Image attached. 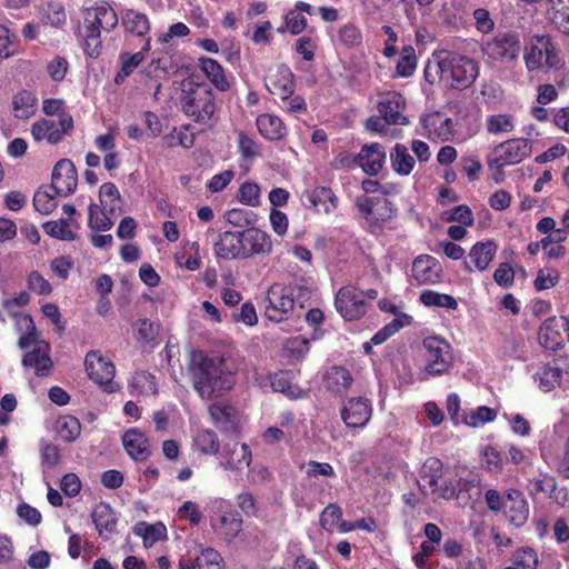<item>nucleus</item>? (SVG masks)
Listing matches in <instances>:
<instances>
[{
    "instance_id": "nucleus-1",
    "label": "nucleus",
    "mask_w": 569,
    "mask_h": 569,
    "mask_svg": "<svg viewBox=\"0 0 569 569\" xmlns=\"http://www.w3.org/2000/svg\"><path fill=\"white\" fill-rule=\"evenodd\" d=\"M190 369L194 390L202 400L220 398L236 383L234 373L219 356L193 352Z\"/></svg>"
},
{
    "instance_id": "nucleus-2",
    "label": "nucleus",
    "mask_w": 569,
    "mask_h": 569,
    "mask_svg": "<svg viewBox=\"0 0 569 569\" xmlns=\"http://www.w3.org/2000/svg\"><path fill=\"white\" fill-rule=\"evenodd\" d=\"M433 57L435 61L425 69L426 80L430 83L438 77L445 87L462 90L469 88L479 74L478 63L467 56L442 51Z\"/></svg>"
},
{
    "instance_id": "nucleus-3",
    "label": "nucleus",
    "mask_w": 569,
    "mask_h": 569,
    "mask_svg": "<svg viewBox=\"0 0 569 569\" xmlns=\"http://www.w3.org/2000/svg\"><path fill=\"white\" fill-rule=\"evenodd\" d=\"M118 16L114 9L104 1L98 2L83 11L81 34L83 50L90 58H97L102 48L101 33L111 32L118 26Z\"/></svg>"
},
{
    "instance_id": "nucleus-4",
    "label": "nucleus",
    "mask_w": 569,
    "mask_h": 569,
    "mask_svg": "<svg viewBox=\"0 0 569 569\" xmlns=\"http://www.w3.org/2000/svg\"><path fill=\"white\" fill-rule=\"evenodd\" d=\"M181 107L184 114L197 123L211 127L216 121V96L208 84L183 82Z\"/></svg>"
},
{
    "instance_id": "nucleus-5",
    "label": "nucleus",
    "mask_w": 569,
    "mask_h": 569,
    "mask_svg": "<svg viewBox=\"0 0 569 569\" xmlns=\"http://www.w3.org/2000/svg\"><path fill=\"white\" fill-rule=\"evenodd\" d=\"M421 380L446 375L453 366L455 355L451 345L440 336H430L422 341Z\"/></svg>"
},
{
    "instance_id": "nucleus-6",
    "label": "nucleus",
    "mask_w": 569,
    "mask_h": 569,
    "mask_svg": "<svg viewBox=\"0 0 569 569\" xmlns=\"http://www.w3.org/2000/svg\"><path fill=\"white\" fill-rule=\"evenodd\" d=\"M532 153V142L528 138H512L497 144L487 157L490 169L516 166Z\"/></svg>"
},
{
    "instance_id": "nucleus-7",
    "label": "nucleus",
    "mask_w": 569,
    "mask_h": 569,
    "mask_svg": "<svg viewBox=\"0 0 569 569\" xmlns=\"http://www.w3.org/2000/svg\"><path fill=\"white\" fill-rule=\"evenodd\" d=\"M528 71H538L545 68L558 69L561 60L549 36H533L523 54Z\"/></svg>"
},
{
    "instance_id": "nucleus-8",
    "label": "nucleus",
    "mask_w": 569,
    "mask_h": 569,
    "mask_svg": "<svg viewBox=\"0 0 569 569\" xmlns=\"http://www.w3.org/2000/svg\"><path fill=\"white\" fill-rule=\"evenodd\" d=\"M480 50L489 60L500 63L516 61L521 52L519 34L513 31L498 32L480 46Z\"/></svg>"
},
{
    "instance_id": "nucleus-9",
    "label": "nucleus",
    "mask_w": 569,
    "mask_h": 569,
    "mask_svg": "<svg viewBox=\"0 0 569 569\" xmlns=\"http://www.w3.org/2000/svg\"><path fill=\"white\" fill-rule=\"evenodd\" d=\"M263 308L264 316L270 321L288 320L295 308L293 289L282 283H273L266 292Z\"/></svg>"
},
{
    "instance_id": "nucleus-10",
    "label": "nucleus",
    "mask_w": 569,
    "mask_h": 569,
    "mask_svg": "<svg viewBox=\"0 0 569 569\" xmlns=\"http://www.w3.org/2000/svg\"><path fill=\"white\" fill-rule=\"evenodd\" d=\"M356 207L372 232L380 230L397 216V208L387 198L360 196L356 199Z\"/></svg>"
},
{
    "instance_id": "nucleus-11",
    "label": "nucleus",
    "mask_w": 569,
    "mask_h": 569,
    "mask_svg": "<svg viewBox=\"0 0 569 569\" xmlns=\"http://www.w3.org/2000/svg\"><path fill=\"white\" fill-rule=\"evenodd\" d=\"M442 463L437 458H429L422 466L419 488L425 496H430L433 501L438 499H450L455 496V490L448 486H442Z\"/></svg>"
},
{
    "instance_id": "nucleus-12",
    "label": "nucleus",
    "mask_w": 569,
    "mask_h": 569,
    "mask_svg": "<svg viewBox=\"0 0 569 569\" xmlns=\"http://www.w3.org/2000/svg\"><path fill=\"white\" fill-rule=\"evenodd\" d=\"M335 307L345 320H358L367 312L365 293L355 286H343L336 293Z\"/></svg>"
},
{
    "instance_id": "nucleus-13",
    "label": "nucleus",
    "mask_w": 569,
    "mask_h": 569,
    "mask_svg": "<svg viewBox=\"0 0 569 569\" xmlns=\"http://www.w3.org/2000/svg\"><path fill=\"white\" fill-rule=\"evenodd\" d=\"M84 368L89 378L101 386L104 391L113 392L112 380L116 375V367L112 361L104 358L98 350H91L86 355Z\"/></svg>"
},
{
    "instance_id": "nucleus-14",
    "label": "nucleus",
    "mask_w": 569,
    "mask_h": 569,
    "mask_svg": "<svg viewBox=\"0 0 569 569\" xmlns=\"http://www.w3.org/2000/svg\"><path fill=\"white\" fill-rule=\"evenodd\" d=\"M72 128V117L62 113L58 121L51 119H40L36 121L31 126V136L38 142L47 141L50 144H56L60 142Z\"/></svg>"
},
{
    "instance_id": "nucleus-15",
    "label": "nucleus",
    "mask_w": 569,
    "mask_h": 569,
    "mask_svg": "<svg viewBox=\"0 0 569 569\" xmlns=\"http://www.w3.org/2000/svg\"><path fill=\"white\" fill-rule=\"evenodd\" d=\"M443 269L437 258L431 254L417 256L411 266V280L418 286H432L441 281Z\"/></svg>"
},
{
    "instance_id": "nucleus-16",
    "label": "nucleus",
    "mask_w": 569,
    "mask_h": 569,
    "mask_svg": "<svg viewBox=\"0 0 569 569\" xmlns=\"http://www.w3.org/2000/svg\"><path fill=\"white\" fill-rule=\"evenodd\" d=\"M264 83L268 91L278 96L282 101L288 100L295 91L293 73L286 64H277L270 68Z\"/></svg>"
},
{
    "instance_id": "nucleus-17",
    "label": "nucleus",
    "mask_w": 569,
    "mask_h": 569,
    "mask_svg": "<svg viewBox=\"0 0 569 569\" xmlns=\"http://www.w3.org/2000/svg\"><path fill=\"white\" fill-rule=\"evenodd\" d=\"M372 406L365 397L348 399L341 408V419L349 428H363L370 420Z\"/></svg>"
},
{
    "instance_id": "nucleus-18",
    "label": "nucleus",
    "mask_w": 569,
    "mask_h": 569,
    "mask_svg": "<svg viewBox=\"0 0 569 569\" xmlns=\"http://www.w3.org/2000/svg\"><path fill=\"white\" fill-rule=\"evenodd\" d=\"M406 109L405 97L397 91L385 93L379 103L378 112L386 123L403 126L408 123L407 117L403 114Z\"/></svg>"
},
{
    "instance_id": "nucleus-19",
    "label": "nucleus",
    "mask_w": 569,
    "mask_h": 569,
    "mask_svg": "<svg viewBox=\"0 0 569 569\" xmlns=\"http://www.w3.org/2000/svg\"><path fill=\"white\" fill-rule=\"evenodd\" d=\"M240 233L242 259L260 254H269L272 251V241L266 231L257 228H250L240 231Z\"/></svg>"
},
{
    "instance_id": "nucleus-20",
    "label": "nucleus",
    "mask_w": 569,
    "mask_h": 569,
    "mask_svg": "<svg viewBox=\"0 0 569 569\" xmlns=\"http://www.w3.org/2000/svg\"><path fill=\"white\" fill-rule=\"evenodd\" d=\"M78 176L73 162L62 159L57 162L52 172V188L57 194L67 197L77 188Z\"/></svg>"
},
{
    "instance_id": "nucleus-21",
    "label": "nucleus",
    "mask_w": 569,
    "mask_h": 569,
    "mask_svg": "<svg viewBox=\"0 0 569 569\" xmlns=\"http://www.w3.org/2000/svg\"><path fill=\"white\" fill-rule=\"evenodd\" d=\"M498 250V244L493 240L478 241L469 250L468 257L465 260L466 270L486 271L493 260Z\"/></svg>"
},
{
    "instance_id": "nucleus-22",
    "label": "nucleus",
    "mask_w": 569,
    "mask_h": 569,
    "mask_svg": "<svg viewBox=\"0 0 569 569\" xmlns=\"http://www.w3.org/2000/svg\"><path fill=\"white\" fill-rule=\"evenodd\" d=\"M31 347L32 350L26 352L22 358V366L24 368H32L38 377L48 376L52 368L49 343L40 340L33 342Z\"/></svg>"
},
{
    "instance_id": "nucleus-23",
    "label": "nucleus",
    "mask_w": 569,
    "mask_h": 569,
    "mask_svg": "<svg viewBox=\"0 0 569 569\" xmlns=\"http://www.w3.org/2000/svg\"><path fill=\"white\" fill-rule=\"evenodd\" d=\"M356 163L369 176H377L386 162L385 148L377 142L365 144L355 158Z\"/></svg>"
},
{
    "instance_id": "nucleus-24",
    "label": "nucleus",
    "mask_w": 569,
    "mask_h": 569,
    "mask_svg": "<svg viewBox=\"0 0 569 569\" xmlns=\"http://www.w3.org/2000/svg\"><path fill=\"white\" fill-rule=\"evenodd\" d=\"M252 460V452L247 443H234L231 448L224 447L221 455L220 466L224 470L240 471L249 467Z\"/></svg>"
},
{
    "instance_id": "nucleus-25",
    "label": "nucleus",
    "mask_w": 569,
    "mask_h": 569,
    "mask_svg": "<svg viewBox=\"0 0 569 569\" xmlns=\"http://www.w3.org/2000/svg\"><path fill=\"white\" fill-rule=\"evenodd\" d=\"M538 339L540 345L549 350L562 347L567 338L562 331L561 320L557 317L546 319L540 326Z\"/></svg>"
},
{
    "instance_id": "nucleus-26",
    "label": "nucleus",
    "mask_w": 569,
    "mask_h": 569,
    "mask_svg": "<svg viewBox=\"0 0 569 569\" xmlns=\"http://www.w3.org/2000/svg\"><path fill=\"white\" fill-rule=\"evenodd\" d=\"M508 503L506 505V516L511 525L517 528L522 527L529 517V505L521 492L509 490L506 493Z\"/></svg>"
},
{
    "instance_id": "nucleus-27",
    "label": "nucleus",
    "mask_w": 569,
    "mask_h": 569,
    "mask_svg": "<svg viewBox=\"0 0 569 569\" xmlns=\"http://www.w3.org/2000/svg\"><path fill=\"white\" fill-rule=\"evenodd\" d=\"M216 254L224 260L242 259L240 231H224L214 243Z\"/></svg>"
},
{
    "instance_id": "nucleus-28",
    "label": "nucleus",
    "mask_w": 569,
    "mask_h": 569,
    "mask_svg": "<svg viewBox=\"0 0 569 569\" xmlns=\"http://www.w3.org/2000/svg\"><path fill=\"white\" fill-rule=\"evenodd\" d=\"M546 18L557 30L569 34V0H547Z\"/></svg>"
},
{
    "instance_id": "nucleus-29",
    "label": "nucleus",
    "mask_w": 569,
    "mask_h": 569,
    "mask_svg": "<svg viewBox=\"0 0 569 569\" xmlns=\"http://www.w3.org/2000/svg\"><path fill=\"white\" fill-rule=\"evenodd\" d=\"M122 442L132 459L143 461L149 457V441L144 433L138 429L127 430L122 437Z\"/></svg>"
},
{
    "instance_id": "nucleus-30",
    "label": "nucleus",
    "mask_w": 569,
    "mask_h": 569,
    "mask_svg": "<svg viewBox=\"0 0 569 569\" xmlns=\"http://www.w3.org/2000/svg\"><path fill=\"white\" fill-rule=\"evenodd\" d=\"M423 129L429 139L448 141L453 136L452 121L440 114H430L422 118Z\"/></svg>"
},
{
    "instance_id": "nucleus-31",
    "label": "nucleus",
    "mask_w": 569,
    "mask_h": 569,
    "mask_svg": "<svg viewBox=\"0 0 569 569\" xmlns=\"http://www.w3.org/2000/svg\"><path fill=\"white\" fill-rule=\"evenodd\" d=\"M179 569H226V567L220 553L212 548H207L192 560H180Z\"/></svg>"
},
{
    "instance_id": "nucleus-32",
    "label": "nucleus",
    "mask_w": 569,
    "mask_h": 569,
    "mask_svg": "<svg viewBox=\"0 0 569 569\" xmlns=\"http://www.w3.org/2000/svg\"><path fill=\"white\" fill-rule=\"evenodd\" d=\"M256 124L260 134L269 141L281 140L287 134L286 124L274 114H260L256 120Z\"/></svg>"
},
{
    "instance_id": "nucleus-33",
    "label": "nucleus",
    "mask_w": 569,
    "mask_h": 569,
    "mask_svg": "<svg viewBox=\"0 0 569 569\" xmlns=\"http://www.w3.org/2000/svg\"><path fill=\"white\" fill-rule=\"evenodd\" d=\"M79 224L71 218H60L48 221L43 224V230L50 237L61 241H72L77 237Z\"/></svg>"
},
{
    "instance_id": "nucleus-34",
    "label": "nucleus",
    "mask_w": 569,
    "mask_h": 569,
    "mask_svg": "<svg viewBox=\"0 0 569 569\" xmlns=\"http://www.w3.org/2000/svg\"><path fill=\"white\" fill-rule=\"evenodd\" d=\"M14 318L16 330L20 333L18 346L20 349H27L38 339L37 328L33 319L28 313L11 315Z\"/></svg>"
},
{
    "instance_id": "nucleus-35",
    "label": "nucleus",
    "mask_w": 569,
    "mask_h": 569,
    "mask_svg": "<svg viewBox=\"0 0 569 569\" xmlns=\"http://www.w3.org/2000/svg\"><path fill=\"white\" fill-rule=\"evenodd\" d=\"M199 67L216 89L219 91H227L230 88L229 79L218 61L202 57L199 58Z\"/></svg>"
},
{
    "instance_id": "nucleus-36",
    "label": "nucleus",
    "mask_w": 569,
    "mask_h": 569,
    "mask_svg": "<svg viewBox=\"0 0 569 569\" xmlns=\"http://www.w3.org/2000/svg\"><path fill=\"white\" fill-rule=\"evenodd\" d=\"M192 449L204 456H214L220 450L217 433L210 429H198L192 436Z\"/></svg>"
},
{
    "instance_id": "nucleus-37",
    "label": "nucleus",
    "mask_w": 569,
    "mask_h": 569,
    "mask_svg": "<svg viewBox=\"0 0 569 569\" xmlns=\"http://www.w3.org/2000/svg\"><path fill=\"white\" fill-rule=\"evenodd\" d=\"M214 531L227 541L238 537L242 529V519L234 513H226L211 522Z\"/></svg>"
},
{
    "instance_id": "nucleus-38",
    "label": "nucleus",
    "mask_w": 569,
    "mask_h": 569,
    "mask_svg": "<svg viewBox=\"0 0 569 569\" xmlns=\"http://www.w3.org/2000/svg\"><path fill=\"white\" fill-rule=\"evenodd\" d=\"M133 533L142 539L146 548H151L167 538V528L162 522L151 525L141 521L134 525Z\"/></svg>"
},
{
    "instance_id": "nucleus-39",
    "label": "nucleus",
    "mask_w": 569,
    "mask_h": 569,
    "mask_svg": "<svg viewBox=\"0 0 569 569\" xmlns=\"http://www.w3.org/2000/svg\"><path fill=\"white\" fill-rule=\"evenodd\" d=\"M390 163L396 173L409 176L415 168L416 161L406 146L397 143L390 151Z\"/></svg>"
},
{
    "instance_id": "nucleus-40",
    "label": "nucleus",
    "mask_w": 569,
    "mask_h": 569,
    "mask_svg": "<svg viewBox=\"0 0 569 569\" xmlns=\"http://www.w3.org/2000/svg\"><path fill=\"white\" fill-rule=\"evenodd\" d=\"M533 378L541 391L549 392L560 386L562 371L556 366L543 365L538 368Z\"/></svg>"
},
{
    "instance_id": "nucleus-41",
    "label": "nucleus",
    "mask_w": 569,
    "mask_h": 569,
    "mask_svg": "<svg viewBox=\"0 0 569 569\" xmlns=\"http://www.w3.org/2000/svg\"><path fill=\"white\" fill-rule=\"evenodd\" d=\"M92 519L100 535L116 531L117 517L109 505L102 502L97 505L92 512Z\"/></svg>"
},
{
    "instance_id": "nucleus-42",
    "label": "nucleus",
    "mask_w": 569,
    "mask_h": 569,
    "mask_svg": "<svg viewBox=\"0 0 569 569\" xmlns=\"http://www.w3.org/2000/svg\"><path fill=\"white\" fill-rule=\"evenodd\" d=\"M38 99L30 91L18 92L12 100L13 114L17 119H29L37 110Z\"/></svg>"
},
{
    "instance_id": "nucleus-43",
    "label": "nucleus",
    "mask_w": 569,
    "mask_h": 569,
    "mask_svg": "<svg viewBox=\"0 0 569 569\" xmlns=\"http://www.w3.org/2000/svg\"><path fill=\"white\" fill-rule=\"evenodd\" d=\"M352 377L343 367L331 368L325 378L326 387L335 393L346 392L352 385Z\"/></svg>"
},
{
    "instance_id": "nucleus-44",
    "label": "nucleus",
    "mask_w": 569,
    "mask_h": 569,
    "mask_svg": "<svg viewBox=\"0 0 569 569\" xmlns=\"http://www.w3.org/2000/svg\"><path fill=\"white\" fill-rule=\"evenodd\" d=\"M209 413L217 428L229 430L233 426L236 409L223 402L212 403Z\"/></svg>"
},
{
    "instance_id": "nucleus-45",
    "label": "nucleus",
    "mask_w": 569,
    "mask_h": 569,
    "mask_svg": "<svg viewBox=\"0 0 569 569\" xmlns=\"http://www.w3.org/2000/svg\"><path fill=\"white\" fill-rule=\"evenodd\" d=\"M122 23L126 31L142 37L150 30V22L144 13L136 10H127L122 16Z\"/></svg>"
},
{
    "instance_id": "nucleus-46",
    "label": "nucleus",
    "mask_w": 569,
    "mask_h": 569,
    "mask_svg": "<svg viewBox=\"0 0 569 569\" xmlns=\"http://www.w3.org/2000/svg\"><path fill=\"white\" fill-rule=\"evenodd\" d=\"M142 51L136 53L122 52L119 56L120 70L114 76V82L121 84L143 62Z\"/></svg>"
},
{
    "instance_id": "nucleus-47",
    "label": "nucleus",
    "mask_w": 569,
    "mask_h": 569,
    "mask_svg": "<svg viewBox=\"0 0 569 569\" xmlns=\"http://www.w3.org/2000/svg\"><path fill=\"white\" fill-rule=\"evenodd\" d=\"M270 383L273 391L282 392L291 399L301 398L305 393L301 388L291 383L288 371H280L271 376Z\"/></svg>"
},
{
    "instance_id": "nucleus-48",
    "label": "nucleus",
    "mask_w": 569,
    "mask_h": 569,
    "mask_svg": "<svg viewBox=\"0 0 569 569\" xmlns=\"http://www.w3.org/2000/svg\"><path fill=\"white\" fill-rule=\"evenodd\" d=\"M486 130L493 136L511 133L515 130V119L508 113L490 114L486 119Z\"/></svg>"
},
{
    "instance_id": "nucleus-49",
    "label": "nucleus",
    "mask_w": 569,
    "mask_h": 569,
    "mask_svg": "<svg viewBox=\"0 0 569 569\" xmlns=\"http://www.w3.org/2000/svg\"><path fill=\"white\" fill-rule=\"evenodd\" d=\"M512 565L505 569H537L539 565L538 553L531 547H521L513 551Z\"/></svg>"
},
{
    "instance_id": "nucleus-50",
    "label": "nucleus",
    "mask_w": 569,
    "mask_h": 569,
    "mask_svg": "<svg viewBox=\"0 0 569 569\" xmlns=\"http://www.w3.org/2000/svg\"><path fill=\"white\" fill-rule=\"evenodd\" d=\"M309 199L317 210L325 213H330L337 208L338 199L330 188H316Z\"/></svg>"
},
{
    "instance_id": "nucleus-51",
    "label": "nucleus",
    "mask_w": 569,
    "mask_h": 569,
    "mask_svg": "<svg viewBox=\"0 0 569 569\" xmlns=\"http://www.w3.org/2000/svg\"><path fill=\"white\" fill-rule=\"evenodd\" d=\"M419 300L426 307H438L448 310H456L458 308V302L455 297L433 290H423L420 293Z\"/></svg>"
},
{
    "instance_id": "nucleus-52",
    "label": "nucleus",
    "mask_w": 569,
    "mask_h": 569,
    "mask_svg": "<svg viewBox=\"0 0 569 569\" xmlns=\"http://www.w3.org/2000/svg\"><path fill=\"white\" fill-rule=\"evenodd\" d=\"M412 321L411 316L409 315H398L393 318L389 323H387L383 328H381L378 332L373 335L371 338V342L375 346L381 345L388 338L398 332L401 328L409 326Z\"/></svg>"
},
{
    "instance_id": "nucleus-53",
    "label": "nucleus",
    "mask_w": 569,
    "mask_h": 569,
    "mask_svg": "<svg viewBox=\"0 0 569 569\" xmlns=\"http://www.w3.org/2000/svg\"><path fill=\"white\" fill-rule=\"evenodd\" d=\"M57 432L64 441H74L81 432V423L78 418L73 416H61L56 423Z\"/></svg>"
},
{
    "instance_id": "nucleus-54",
    "label": "nucleus",
    "mask_w": 569,
    "mask_h": 569,
    "mask_svg": "<svg viewBox=\"0 0 569 569\" xmlns=\"http://www.w3.org/2000/svg\"><path fill=\"white\" fill-rule=\"evenodd\" d=\"M129 387L132 395L151 396L157 393L154 377L146 371L137 372Z\"/></svg>"
},
{
    "instance_id": "nucleus-55",
    "label": "nucleus",
    "mask_w": 569,
    "mask_h": 569,
    "mask_svg": "<svg viewBox=\"0 0 569 569\" xmlns=\"http://www.w3.org/2000/svg\"><path fill=\"white\" fill-rule=\"evenodd\" d=\"M417 68L416 52L411 46L403 47L396 67V76L408 78Z\"/></svg>"
},
{
    "instance_id": "nucleus-56",
    "label": "nucleus",
    "mask_w": 569,
    "mask_h": 569,
    "mask_svg": "<svg viewBox=\"0 0 569 569\" xmlns=\"http://www.w3.org/2000/svg\"><path fill=\"white\" fill-rule=\"evenodd\" d=\"M40 14L41 22L53 28L63 26L67 19L63 7L58 2H48L47 6L41 9Z\"/></svg>"
},
{
    "instance_id": "nucleus-57",
    "label": "nucleus",
    "mask_w": 569,
    "mask_h": 569,
    "mask_svg": "<svg viewBox=\"0 0 569 569\" xmlns=\"http://www.w3.org/2000/svg\"><path fill=\"white\" fill-rule=\"evenodd\" d=\"M496 417L497 411L495 409L487 406H480L471 412L465 415L463 423L472 428H478L487 422L493 421Z\"/></svg>"
},
{
    "instance_id": "nucleus-58",
    "label": "nucleus",
    "mask_w": 569,
    "mask_h": 569,
    "mask_svg": "<svg viewBox=\"0 0 569 569\" xmlns=\"http://www.w3.org/2000/svg\"><path fill=\"white\" fill-rule=\"evenodd\" d=\"M238 200L249 207H258L261 202V189L256 182H243L238 191Z\"/></svg>"
},
{
    "instance_id": "nucleus-59",
    "label": "nucleus",
    "mask_w": 569,
    "mask_h": 569,
    "mask_svg": "<svg viewBox=\"0 0 569 569\" xmlns=\"http://www.w3.org/2000/svg\"><path fill=\"white\" fill-rule=\"evenodd\" d=\"M112 219L98 204L89 207V227L98 231H107L112 227Z\"/></svg>"
},
{
    "instance_id": "nucleus-60",
    "label": "nucleus",
    "mask_w": 569,
    "mask_h": 569,
    "mask_svg": "<svg viewBox=\"0 0 569 569\" xmlns=\"http://www.w3.org/2000/svg\"><path fill=\"white\" fill-rule=\"evenodd\" d=\"M481 462L490 472H500L503 468L502 457L498 449L488 445L481 449Z\"/></svg>"
},
{
    "instance_id": "nucleus-61",
    "label": "nucleus",
    "mask_w": 569,
    "mask_h": 569,
    "mask_svg": "<svg viewBox=\"0 0 569 569\" xmlns=\"http://www.w3.org/2000/svg\"><path fill=\"white\" fill-rule=\"evenodd\" d=\"M560 279V273L552 268H543L540 269L535 279V288L538 291L547 290L553 288Z\"/></svg>"
},
{
    "instance_id": "nucleus-62",
    "label": "nucleus",
    "mask_w": 569,
    "mask_h": 569,
    "mask_svg": "<svg viewBox=\"0 0 569 569\" xmlns=\"http://www.w3.org/2000/svg\"><path fill=\"white\" fill-rule=\"evenodd\" d=\"M42 469L47 476L60 461L59 448L52 443H46L41 448Z\"/></svg>"
},
{
    "instance_id": "nucleus-63",
    "label": "nucleus",
    "mask_w": 569,
    "mask_h": 569,
    "mask_svg": "<svg viewBox=\"0 0 569 569\" xmlns=\"http://www.w3.org/2000/svg\"><path fill=\"white\" fill-rule=\"evenodd\" d=\"M17 37L9 28L0 24V58L7 59L16 53Z\"/></svg>"
},
{
    "instance_id": "nucleus-64",
    "label": "nucleus",
    "mask_w": 569,
    "mask_h": 569,
    "mask_svg": "<svg viewBox=\"0 0 569 569\" xmlns=\"http://www.w3.org/2000/svg\"><path fill=\"white\" fill-rule=\"evenodd\" d=\"M443 219L449 222L457 221L463 226H471L473 223V213L468 206L461 204L446 211Z\"/></svg>"
}]
</instances>
